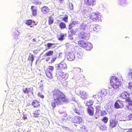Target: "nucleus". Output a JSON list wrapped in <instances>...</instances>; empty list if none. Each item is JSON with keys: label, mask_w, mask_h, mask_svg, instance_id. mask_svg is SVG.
Returning a JSON list of instances; mask_svg holds the SVG:
<instances>
[{"label": "nucleus", "mask_w": 132, "mask_h": 132, "mask_svg": "<svg viewBox=\"0 0 132 132\" xmlns=\"http://www.w3.org/2000/svg\"><path fill=\"white\" fill-rule=\"evenodd\" d=\"M52 93L54 99V101L51 103L53 107H54L56 105H60L64 102L67 101L68 99L64 94L58 89L54 90Z\"/></svg>", "instance_id": "obj_1"}, {"label": "nucleus", "mask_w": 132, "mask_h": 132, "mask_svg": "<svg viewBox=\"0 0 132 132\" xmlns=\"http://www.w3.org/2000/svg\"><path fill=\"white\" fill-rule=\"evenodd\" d=\"M81 12L82 14L84 15L85 17H87L89 16H90V18L93 20L98 21L100 19V13L98 12H96L92 13L90 15V13L92 10V9L86 6L82 7L81 8Z\"/></svg>", "instance_id": "obj_2"}, {"label": "nucleus", "mask_w": 132, "mask_h": 132, "mask_svg": "<svg viewBox=\"0 0 132 132\" xmlns=\"http://www.w3.org/2000/svg\"><path fill=\"white\" fill-rule=\"evenodd\" d=\"M129 95L126 92H123L119 95L120 98L126 99V101L128 102V103L126 105V107L130 110H132V100L129 97Z\"/></svg>", "instance_id": "obj_3"}, {"label": "nucleus", "mask_w": 132, "mask_h": 132, "mask_svg": "<svg viewBox=\"0 0 132 132\" xmlns=\"http://www.w3.org/2000/svg\"><path fill=\"white\" fill-rule=\"evenodd\" d=\"M111 85L113 89H117L120 85V81L119 78L116 76H112L110 79Z\"/></svg>", "instance_id": "obj_4"}, {"label": "nucleus", "mask_w": 132, "mask_h": 132, "mask_svg": "<svg viewBox=\"0 0 132 132\" xmlns=\"http://www.w3.org/2000/svg\"><path fill=\"white\" fill-rule=\"evenodd\" d=\"M115 118H111L110 120L109 127L111 129H112L117 126L118 124V122L115 119L116 116L114 115Z\"/></svg>", "instance_id": "obj_5"}, {"label": "nucleus", "mask_w": 132, "mask_h": 132, "mask_svg": "<svg viewBox=\"0 0 132 132\" xmlns=\"http://www.w3.org/2000/svg\"><path fill=\"white\" fill-rule=\"evenodd\" d=\"M56 67L57 70H65L67 69L66 64L64 62L62 61L60 63L56 65Z\"/></svg>", "instance_id": "obj_6"}, {"label": "nucleus", "mask_w": 132, "mask_h": 132, "mask_svg": "<svg viewBox=\"0 0 132 132\" xmlns=\"http://www.w3.org/2000/svg\"><path fill=\"white\" fill-rule=\"evenodd\" d=\"M90 26V23H87V22H84L81 26L80 29L88 32L89 31Z\"/></svg>", "instance_id": "obj_7"}, {"label": "nucleus", "mask_w": 132, "mask_h": 132, "mask_svg": "<svg viewBox=\"0 0 132 132\" xmlns=\"http://www.w3.org/2000/svg\"><path fill=\"white\" fill-rule=\"evenodd\" d=\"M96 0H84L85 3L87 6L92 7L96 4Z\"/></svg>", "instance_id": "obj_8"}, {"label": "nucleus", "mask_w": 132, "mask_h": 132, "mask_svg": "<svg viewBox=\"0 0 132 132\" xmlns=\"http://www.w3.org/2000/svg\"><path fill=\"white\" fill-rule=\"evenodd\" d=\"M67 57L68 60L70 61H73L75 58V54L73 52H69Z\"/></svg>", "instance_id": "obj_9"}, {"label": "nucleus", "mask_w": 132, "mask_h": 132, "mask_svg": "<svg viewBox=\"0 0 132 132\" xmlns=\"http://www.w3.org/2000/svg\"><path fill=\"white\" fill-rule=\"evenodd\" d=\"M79 36L81 38L86 39L87 38H88L90 36V34L88 33H86L84 31H82L80 33Z\"/></svg>", "instance_id": "obj_10"}, {"label": "nucleus", "mask_w": 132, "mask_h": 132, "mask_svg": "<svg viewBox=\"0 0 132 132\" xmlns=\"http://www.w3.org/2000/svg\"><path fill=\"white\" fill-rule=\"evenodd\" d=\"M33 90L32 88H26L23 89V91L24 93L28 94L30 93L32 95L33 94Z\"/></svg>", "instance_id": "obj_11"}, {"label": "nucleus", "mask_w": 132, "mask_h": 132, "mask_svg": "<svg viewBox=\"0 0 132 132\" xmlns=\"http://www.w3.org/2000/svg\"><path fill=\"white\" fill-rule=\"evenodd\" d=\"M78 44L80 46L84 48L86 47L88 45V43L86 42L83 40H79L78 42Z\"/></svg>", "instance_id": "obj_12"}, {"label": "nucleus", "mask_w": 132, "mask_h": 132, "mask_svg": "<svg viewBox=\"0 0 132 132\" xmlns=\"http://www.w3.org/2000/svg\"><path fill=\"white\" fill-rule=\"evenodd\" d=\"M87 110L89 116H93L94 114V108L92 107H89L87 108Z\"/></svg>", "instance_id": "obj_13"}, {"label": "nucleus", "mask_w": 132, "mask_h": 132, "mask_svg": "<svg viewBox=\"0 0 132 132\" xmlns=\"http://www.w3.org/2000/svg\"><path fill=\"white\" fill-rule=\"evenodd\" d=\"M82 121V118L78 116H76L74 118L73 122L74 123H80Z\"/></svg>", "instance_id": "obj_14"}, {"label": "nucleus", "mask_w": 132, "mask_h": 132, "mask_svg": "<svg viewBox=\"0 0 132 132\" xmlns=\"http://www.w3.org/2000/svg\"><path fill=\"white\" fill-rule=\"evenodd\" d=\"M80 91V94L81 95V98L83 99H85L87 98L88 96L87 94L85 92Z\"/></svg>", "instance_id": "obj_15"}, {"label": "nucleus", "mask_w": 132, "mask_h": 132, "mask_svg": "<svg viewBox=\"0 0 132 132\" xmlns=\"http://www.w3.org/2000/svg\"><path fill=\"white\" fill-rule=\"evenodd\" d=\"M49 10L48 7L45 6L43 7L41 9L42 11L43 14L47 13L49 12Z\"/></svg>", "instance_id": "obj_16"}, {"label": "nucleus", "mask_w": 132, "mask_h": 132, "mask_svg": "<svg viewBox=\"0 0 132 132\" xmlns=\"http://www.w3.org/2000/svg\"><path fill=\"white\" fill-rule=\"evenodd\" d=\"M46 75L50 79H51L52 78L53 72L51 71H49L46 70L45 72Z\"/></svg>", "instance_id": "obj_17"}, {"label": "nucleus", "mask_w": 132, "mask_h": 132, "mask_svg": "<svg viewBox=\"0 0 132 132\" xmlns=\"http://www.w3.org/2000/svg\"><path fill=\"white\" fill-rule=\"evenodd\" d=\"M83 51L82 50L78 52L77 56L78 58L81 59L82 57L83 56Z\"/></svg>", "instance_id": "obj_18"}, {"label": "nucleus", "mask_w": 132, "mask_h": 132, "mask_svg": "<svg viewBox=\"0 0 132 132\" xmlns=\"http://www.w3.org/2000/svg\"><path fill=\"white\" fill-rule=\"evenodd\" d=\"M118 5L121 6H124L126 4V0H119L118 1Z\"/></svg>", "instance_id": "obj_19"}, {"label": "nucleus", "mask_w": 132, "mask_h": 132, "mask_svg": "<svg viewBox=\"0 0 132 132\" xmlns=\"http://www.w3.org/2000/svg\"><path fill=\"white\" fill-rule=\"evenodd\" d=\"M61 74H60V75L61 76V77L64 80H65L69 76L68 74L66 73L62 72L61 73Z\"/></svg>", "instance_id": "obj_20"}, {"label": "nucleus", "mask_w": 132, "mask_h": 132, "mask_svg": "<svg viewBox=\"0 0 132 132\" xmlns=\"http://www.w3.org/2000/svg\"><path fill=\"white\" fill-rule=\"evenodd\" d=\"M107 92L104 90L103 89L101 91V92L99 94V95L101 97H104L107 94Z\"/></svg>", "instance_id": "obj_21"}, {"label": "nucleus", "mask_w": 132, "mask_h": 132, "mask_svg": "<svg viewBox=\"0 0 132 132\" xmlns=\"http://www.w3.org/2000/svg\"><path fill=\"white\" fill-rule=\"evenodd\" d=\"M31 9L32 11L33 15L34 16L36 15L37 9L36 7L34 6H32L31 7Z\"/></svg>", "instance_id": "obj_22"}, {"label": "nucleus", "mask_w": 132, "mask_h": 132, "mask_svg": "<svg viewBox=\"0 0 132 132\" xmlns=\"http://www.w3.org/2000/svg\"><path fill=\"white\" fill-rule=\"evenodd\" d=\"M93 101L92 100H89L86 102H85L84 103L86 106H89L92 105L93 104Z\"/></svg>", "instance_id": "obj_23"}, {"label": "nucleus", "mask_w": 132, "mask_h": 132, "mask_svg": "<svg viewBox=\"0 0 132 132\" xmlns=\"http://www.w3.org/2000/svg\"><path fill=\"white\" fill-rule=\"evenodd\" d=\"M54 54L53 51H50L47 52L45 54V56H50L53 55Z\"/></svg>", "instance_id": "obj_24"}, {"label": "nucleus", "mask_w": 132, "mask_h": 132, "mask_svg": "<svg viewBox=\"0 0 132 132\" xmlns=\"http://www.w3.org/2000/svg\"><path fill=\"white\" fill-rule=\"evenodd\" d=\"M66 26L65 24L63 22H61L59 24L60 27L61 29L65 28Z\"/></svg>", "instance_id": "obj_25"}, {"label": "nucleus", "mask_w": 132, "mask_h": 132, "mask_svg": "<svg viewBox=\"0 0 132 132\" xmlns=\"http://www.w3.org/2000/svg\"><path fill=\"white\" fill-rule=\"evenodd\" d=\"M95 24H93L90 25L89 26V31L90 32H92V31H95L94 29L95 28Z\"/></svg>", "instance_id": "obj_26"}, {"label": "nucleus", "mask_w": 132, "mask_h": 132, "mask_svg": "<svg viewBox=\"0 0 132 132\" xmlns=\"http://www.w3.org/2000/svg\"><path fill=\"white\" fill-rule=\"evenodd\" d=\"M117 102L118 103V104L120 105V107L121 108H122L124 106L123 104V102L120 100H117Z\"/></svg>", "instance_id": "obj_27"}, {"label": "nucleus", "mask_w": 132, "mask_h": 132, "mask_svg": "<svg viewBox=\"0 0 132 132\" xmlns=\"http://www.w3.org/2000/svg\"><path fill=\"white\" fill-rule=\"evenodd\" d=\"M114 108L116 109L121 108V107H120V105H119L118 104V103L117 102V101L116 102L114 103Z\"/></svg>", "instance_id": "obj_28"}, {"label": "nucleus", "mask_w": 132, "mask_h": 132, "mask_svg": "<svg viewBox=\"0 0 132 132\" xmlns=\"http://www.w3.org/2000/svg\"><path fill=\"white\" fill-rule=\"evenodd\" d=\"M86 47L88 50H90L93 47L92 45L90 43H88V45Z\"/></svg>", "instance_id": "obj_29"}, {"label": "nucleus", "mask_w": 132, "mask_h": 132, "mask_svg": "<svg viewBox=\"0 0 132 132\" xmlns=\"http://www.w3.org/2000/svg\"><path fill=\"white\" fill-rule=\"evenodd\" d=\"M128 88L129 90L132 91V82H131L129 83Z\"/></svg>", "instance_id": "obj_30"}, {"label": "nucleus", "mask_w": 132, "mask_h": 132, "mask_svg": "<svg viewBox=\"0 0 132 132\" xmlns=\"http://www.w3.org/2000/svg\"><path fill=\"white\" fill-rule=\"evenodd\" d=\"M108 120V119L107 117H103L102 120V121L104 123H106Z\"/></svg>", "instance_id": "obj_31"}, {"label": "nucleus", "mask_w": 132, "mask_h": 132, "mask_svg": "<svg viewBox=\"0 0 132 132\" xmlns=\"http://www.w3.org/2000/svg\"><path fill=\"white\" fill-rule=\"evenodd\" d=\"M66 35H64L62 34H60V37L59 38V39L60 40H62L64 39V36Z\"/></svg>", "instance_id": "obj_32"}, {"label": "nucleus", "mask_w": 132, "mask_h": 132, "mask_svg": "<svg viewBox=\"0 0 132 132\" xmlns=\"http://www.w3.org/2000/svg\"><path fill=\"white\" fill-rule=\"evenodd\" d=\"M54 70V68L52 66H49L48 67V68H47L46 70L51 71V72H53Z\"/></svg>", "instance_id": "obj_33"}, {"label": "nucleus", "mask_w": 132, "mask_h": 132, "mask_svg": "<svg viewBox=\"0 0 132 132\" xmlns=\"http://www.w3.org/2000/svg\"><path fill=\"white\" fill-rule=\"evenodd\" d=\"M32 20H28L25 21V23L27 25H30L32 24Z\"/></svg>", "instance_id": "obj_34"}, {"label": "nucleus", "mask_w": 132, "mask_h": 132, "mask_svg": "<svg viewBox=\"0 0 132 132\" xmlns=\"http://www.w3.org/2000/svg\"><path fill=\"white\" fill-rule=\"evenodd\" d=\"M96 113L98 112L101 109L100 106V105H98L96 106Z\"/></svg>", "instance_id": "obj_35"}, {"label": "nucleus", "mask_w": 132, "mask_h": 132, "mask_svg": "<svg viewBox=\"0 0 132 132\" xmlns=\"http://www.w3.org/2000/svg\"><path fill=\"white\" fill-rule=\"evenodd\" d=\"M49 23L50 24H51L53 22V19L51 16L49 17Z\"/></svg>", "instance_id": "obj_36"}, {"label": "nucleus", "mask_w": 132, "mask_h": 132, "mask_svg": "<svg viewBox=\"0 0 132 132\" xmlns=\"http://www.w3.org/2000/svg\"><path fill=\"white\" fill-rule=\"evenodd\" d=\"M95 28L94 29L95 31L97 30V31H98V30L101 28V27L97 24H95Z\"/></svg>", "instance_id": "obj_37"}, {"label": "nucleus", "mask_w": 132, "mask_h": 132, "mask_svg": "<svg viewBox=\"0 0 132 132\" xmlns=\"http://www.w3.org/2000/svg\"><path fill=\"white\" fill-rule=\"evenodd\" d=\"M108 114V112L105 110H104L101 111V115L102 116H104L105 114Z\"/></svg>", "instance_id": "obj_38"}, {"label": "nucleus", "mask_w": 132, "mask_h": 132, "mask_svg": "<svg viewBox=\"0 0 132 132\" xmlns=\"http://www.w3.org/2000/svg\"><path fill=\"white\" fill-rule=\"evenodd\" d=\"M54 45V44L48 43L47 44V46L49 49L50 48H52L53 47H52V46Z\"/></svg>", "instance_id": "obj_39"}, {"label": "nucleus", "mask_w": 132, "mask_h": 132, "mask_svg": "<svg viewBox=\"0 0 132 132\" xmlns=\"http://www.w3.org/2000/svg\"><path fill=\"white\" fill-rule=\"evenodd\" d=\"M29 59L31 61V63H32L34 60V57L33 55H32L31 56H29L28 58V60Z\"/></svg>", "instance_id": "obj_40"}, {"label": "nucleus", "mask_w": 132, "mask_h": 132, "mask_svg": "<svg viewBox=\"0 0 132 132\" xmlns=\"http://www.w3.org/2000/svg\"><path fill=\"white\" fill-rule=\"evenodd\" d=\"M127 120H132V113L129 114L127 117Z\"/></svg>", "instance_id": "obj_41"}, {"label": "nucleus", "mask_w": 132, "mask_h": 132, "mask_svg": "<svg viewBox=\"0 0 132 132\" xmlns=\"http://www.w3.org/2000/svg\"><path fill=\"white\" fill-rule=\"evenodd\" d=\"M74 111L75 112L77 113L78 114H79L80 113V112L81 110L80 109H79L78 110L76 108H75Z\"/></svg>", "instance_id": "obj_42"}, {"label": "nucleus", "mask_w": 132, "mask_h": 132, "mask_svg": "<svg viewBox=\"0 0 132 132\" xmlns=\"http://www.w3.org/2000/svg\"><path fill=\"white\" fill-rule=\"evenodd\" d=\"M107 128V127H106V126L104 125V126H102L100 127V129L101 130H106Z\"/></svg>", "instance_id": "obj_43"}, {"label": "nucleus", "mask_w": 132, "mask_h": 132, "mask_svg": "<svg viewBox=\"0 0 132 132\" xmlns=\"http://www.w3.org/2000/svg\"><path fill=\"white\" fill-rule=\"evenodd\" d=\"M116 90L114 89H113V90L110 89L109 90V92L110 93H111V94H114V93H116Z\"/></svg>", "instance_id": "obj_44"}, {"label": "nucleus", "mask_w": 132, "mask_h": 132, "mask_svg": "<svg viewBox=\"0 0 132 132\" xmlns=\"http://www.w3.org/2000/svg\"><path fill=\"white\" fill-rule=\"evenodd\" d=\"M74 26V24L72 22L70 24L68 28L70 30L72 29V28Z\"/></svg>", "instance_id": "obj_45"}, {"label": "nucleus", "mask_w": 132, "mask_h": 132, "mask_svg": "<svg viewBox=\"0 0 132 132\" xmlns=\"http://www.w3.org/2000/svg\"><path fill=\"white\" fill-rule=\"evenodd\" d=\"M40 111L38 110H36L34 112V114L35 115H37L39 114Z\"/></svg>", "instance_id": "obj_46"}, {"label": "nucleus", "mask_w": 132, "mask_h": 132, "mask_svg": "<svg viewBox=\"0 0 132 132\" xmlns=\"http://www.w3.org/2000/svg\"><path fill=\"white\" fill-rule=\"evenodd\" d=\"M38 95V96L39 97L42 98L43 99L44 98V96L43 95H42L41 93H39Z\"/></svg>", "instance_id": "obj_47"}, {"label": "nucleus", "mask_w": 132, "mask_h": 132, "mask_svg": "<svg viewBox=\"0 0 132 132\" xmlns=\"http://www.w3.org/2000/svg\"><path fill=\"white\" fill-rule=\"evenodd\" d=\"M68 17L67 16H66L63 18L62 19V20L63 21H64L65 22H66L68 21Z\"/></svg>", "instance_id": "obj_48"}, {"label": "nucleus", "mask_w": 132, "mask_h": 132, "mask_svg": "<svg viewBox=\"0 0 132 132\" xmlns=\"http://www.w3.org/2000/svg\"><path fill=\"white\" fill-rule=\"evenodd\" d=\"M76 70L79 72H81V69L79 68H76Z\"/></svg>", "instance_id": "obj_49"}, {"label": "nucleus", "mask_w": 132, "mask_h": 132, "mask_svg": "<svg viewBox=\"0 0 132 132\" xmlns=\"http://www.w3.org/2000/svg\"><path fill=\"white\" fill-rule=\"evenodd\" d=\"M56 59V57H54L52 59V60L51 61V63H53L55 61V60Z\"/></svg>", "instance_id": "obj_50"}, {"label": "nucleus", "mask_w": 132, "mask_h": 132, "mask_svg": "<svg viewBox=\"0 0 132 132\" xmlns=\"http://www.w3.org/2000/svg\"><path fill=\"white\" fill-rule=\"evenodd\" d=\"M34 2L35 3V4L36 5L39 4L40 3L39 2L37 1H34Z\"/></svg>", "instance_id": "obj_51"}, {"label": "nucleus", "mask_w": 132, "mask_h": 132, "mask_svg": "<svg viewBox=\"0 0 132 132\" xmlns=\"http://www.w3.org/2000/svg\"><path fill=\"white\" fill-rule=\"evenodd\" d=\"M98 95H93V97L94 98H96L97 97H98Z\"/></svg>", "instance_id": "obj_52"}, {"label": "nucleus", "mask_w": 132, "mask_h": 132, "mask_svg": "<svg viewBox=\"0 0 132 132\" xmlns=\"http://www.w3.org/2000/svg\"><path fill=\"white\" fill-rule=\"evenodd\" d=\"M72 23L75 26V25L77 24L78 22L76 21H73L72 22Z\"/></svg>", "instance_id": "obj_53"}, {"label": "nucleus", "mask_w": 132, "mask_h": 132, "mask_svg": "<svg viewBox=\"0 0 132 132\" xmlns=\"http://www.w3.org/2000/svg\"><path fill=\"white\" fill-rule=\"evenodd\" d=\"M78 106L79 108V109L81 110L82 107L81 106V105L80 104H78Z\"/></svg>", "instance_id": "obj_54"}, {"label": "nucleus", "mask_w": 132, "mask_h": 132, "mask_svg": "<svg viewBox=\"0 0 132 132\" xmlns=\"http://www.w3.org/2000/svg\"><path fill=\"white\" fill-rule=\"evenodd\" d=\"M71 6H70V8L72 10L73 9V5L72 4H71Z\"/></svg>", "instance_id": "obj_55"}, {"label": "nucleus", "mask_w": 132, "mask_h": 132, "mask_svg": "<svg viewBox=\"0 0 132 132\" xmlns=\"http://www.w3.org/2000/svg\"><path fill=\"white\" fill-rule=\"evenodd\" d=\"M39 84L40 87H42L43 86V84H42V83H39Z\"/></svg>", "instance_id": "obj_56"}, {"label": "nucleus", "mask_w": 132, "mask_h": 132, "mask_svg": "<svg viewBox=\"0 0 132 132\" xmlns=\"http://www.w3.org/2000/svg\"><path fill=\"white\" fill-rule=\"evenodd\" d=\"M62 54V53H60L59 54L58 57L59 58L61 57Z\"/></svg>", "instance_id": "obj_57"}, {"label": "nucleus", "mask_w": 132, "mask_h": 132, "mask_svg": "<svg viewBox=\"0 0 132 132\" xmlns=\"http://www.w3.org/2000/svg\"><path fill=\"white\" fill-rule=\"evenodd\" d=\"M23 119L24 120H25L26 119H27V117L26 116L24 115Z\"/></svg>", "instance_id": "obj_58"}, {"label": "nucleus", "mask_w": 132, "mask_h": 132, "mask_svg": "<svg viewBox=\"0 0 132 132\" xmlns=\"http://www.w3.org/2000/svg\"><path fill=\"white\" fill-rule=\"evenodd\" d=\"M127 132H132V129H130Z\"/></svg>", "instance_id": "obj_59"}, {"label": "nucleus", "mask_w": 132, "mask_h": 132, "mask_svg": "<svg viewBox=\"0 0 132 132\" xmlns=\"http://www.w3.org/2000/svg\"><path fill=\"white\" fill-rule=\"evenodd\" d=\"M35 102H33L32 103V104L33 105H34V107H35L36 106L35 105Z\"/></svg>", "instance_id": "obj_60"}, {"label": "nucleus", "mask_w": 132, "mask_h": 132, "mask_svg": "<svg viewBox=\"0 0 132 132\" xmlns=\"http://www.w3.org/2000/svg\"><path fill=\"white\" fill-rule=\"evenodd\" d=\"M50 57H48L47 58L46 60V62H48L49 60L50 59Z\"/></svg>", "instance_id": "obj_61"}, {"label": "nucleus", "mask_w": 132, "mask_h": 132, "mask_svg": "<svg viewBox=\"0 0 132 132\" xmlns=\"http://www.w3.org/2000/svg\"><path fill=\"white\" fill-rule=\"evenodd\" d=\"M70 39L71 40H72L73 39V38L72 36H70Z\"/></svg>", "instance_id": "obj_62"}, {"label": "nucleus", "mask_w": 132, "mask_h": 132, "mask_svg": "<svg viewBox=\"0 0 132 132\" xmlns=\"http://www.w3.org/2000/svg\"><path fill=\"white\" fill-rule=\"evenodd\" d=\"M16 31H17V33L16 35H17V36H18V35L19 34V32H18V30H16Z\"/></svg>", "instance_id": "obj_63"}, {"label": "nucleus", "mask_w": 132, "mask_h": 132, "mask_svg": "<svg viewBox=\"0 0 132 132\" xmlns=\"http://www.w3.org/2000/svg\"><path fill=\"white\" fill-rule=\"evenodd\" d=\"M69 44V43H67L65 44V45L66 46H68Z\"/></svg>", "instance_id": "obj_64"}]
</instances>
